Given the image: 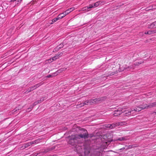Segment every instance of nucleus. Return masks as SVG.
Here are the masks:
<instances>
[{
    "instance_id": "nucleus-1",
    "label": "nucleus",
    "mask_w": 156,
    "mask_h": 156,
    "mask_svg": "<svg viewBox=\"0 0 156 156\" xmlns=\"http://www.w3.org/2000/svg\"><path fill=\"white\" fill-rule=\"evenodd\" d=\"M81 132L79 134L72 135L69 136V144L73 146L78 151H82L84 150L85 156H100L106 147L102 144L101 140L99 139L98 142L95 143L92 147L91 145L86 142L82 144L81 138L86 139L93 136L92 135H89L87 130L83 128L81 130Z\"/></svg>"
},
{
    "instance_id": "nucleus-4",
    "label": "nucleus",
    "mask_w": 156,
    "mask_h": 156,
    "mask_svg": "<svg viewBox=\"0 0 156 156\" xmlns=\"http://www.w3.org/2000/svg\"><path fill=\"white\" fill-rule=\"evenodd\" d=\"M106 98V97L99 98H95L93 99L87 100L84 102L83 103L80 104V106H83L84 105H92L94 103H97L101 101H104Z\"/></svg>"
},
{
    "instance_id": "nucleus-25",
    "label": "nucleus",
    "mask_w": 156,
    "mask_h": 156,
    "mask_svg": "<svg viewBox=\"0 0 156 156\" xmlns=\"http://www.w3.org/2000/svg\"><path fill=\"white\" fill-rule=\"evenodd\" d=\"M30 145V144L29 143H27L25 145V147H28Z\"/></svg>"
},
{
    "instance_id": "nucleus-7",
    "label": "nucleus",
    "mask_w": 156,
    "mask_h": 156,
    "mask_svg": "<svg viewBox=\"0 0 156 156\" xmlns=\"http://www.w3.org/2000/svg\"><path fill=\"white\" fill-rule=\"evenodd\" d=\"M133 145H126L125 147H124L123 148H121L120 149L121 150H122L123 149L127 150L129 149H131L133 147Z\"/></svg>"
},
{
    "instance_id": "nucleus-26",
    "label": "nucleus",
    "mask_w": 156,
    "mask_h": 156,
    "mask_svg": "<svg viewBox=\"0 0 156 156\" xmlns=\"http://www.w3.org/2000/svg\"><path fill=\"white\" fill-rule=\"evenodd\" d=\"M30 145H32L33 144H34V143H35L36 142H35V141H31L30 142H29Z\"/></svg>"
},
{
    "instance_id": "nucleus-23",
    "label": "nucleus",
    "mask_w": 156,
    "mask_h": 156,
    "mask_svg": "<svg viewBox=\"0 0 156 156\" xmlns=\"http://www.w3.org/2000/svg\"><path fill=\"white\" fill-rule=\"evenodd\" d=\"M32 90L31 89V88L29 87L28 89L27 90V93H29V92H30Z\"/></svg>"
},
{
    "instance_id": "nucleus-19",
    "label": "nucleus",
    "mask_w": 156,
    "mask_h": 156,
    "mask_svg": "<svg viewBox=\"0 0 156 156\" xmlns=\"http://www.w3.org/2000/svg\"><path fill=\"white\" fill-rule=\"evenodd\" d=\"M143 62H136L134 64V65L135 66H138L139 65V64H141L142 63H143Z\"/></svg>"
},
{
    "instance_id": "nucleus-27",
    "label": "nucleus",
    "mask_w": 156,
    "mask_h": 156,
    "mask_svg": "<svg viewBox=\"0 0 156 156\" xmlns=\"http://www.w3.org/2000/svg\"><path fill=\"white\" fill-rule=\"evenodd\" d=\"M115 73H116V72H112L111 73L109 74L111 75H113L115 74Z\"/></svg>"
},
{
    "instance_id": "nucleus-22",
    "label": "nucleus",
    "mask_w": 156,
    "mask_h": 156,
    "mask_svg": "<svg viewBox=\"0 0 156 156\" xmlns=\"http://www.w3.org/2000/svg\"><path fill=\"white\" fill-rule=\"evenodd\" d=\"M88 8H89V9H91L93 8H94L93 5L92 4H90L89 6H87Z\"/></svg>"
},
{
    "instance_id": "nucleus-12",
    "label": "nucleus",
    "mask_w": 156,
    "mask_h": 156,
    "mask_svg": "<svg viewBox=\"0 0 156 156\" xmlns=\"http://www.w3.org/2000/svg\"><path fill=\"white\" fill-rule=\"evenodd\" d=\"M63 46V44H59L58 45L56 48V49L58 50L60 49H61V48H62Z\"/></svg>"
},
{
    "instance_id": "nucleus-10",
    "label": "nucleus",
    "mask_w": 156,
    "mask_h": 156,
    "mask_svg": "<svg viewBox=\"0 0 156 156\" xmlns=\"http://www.w3.org/2000/svg\"><path fill=\"white\" fill-rule=\"evenodd\" d=\"M65 15L64 14V13H62L59 14L57 16L59 20H60L63 18Z\"/></svg>"
},
{
    "instance_id": "nucleus-35",
    "label": "nucleus",
    "mask_w": 156,
    "mask_h": 156,
    "mask_svg": "<svg viewBox=\"0 0 156 156\" xmlns=\"http://www.w3.org/2000/svg\"><path fill=\"white\" fill-rule=\"evenodd\" d=\"M51 156V155H49V156Z\"/></svg>"
},
{
    "instance_id": "nucleus-6",
    "label": "nucleus",
    "mask_w": 156,
    "mask_h": 156,
    "mask_svg": "<svg viewBox=\"0 0 156 156\" xmlns=\"http://www.w3.org/2000/svg\"><path fill=\"white\" fill-rule=\"evenodd\" d=\"M148 28L150 29L156 28V21L149 24L148 25Z\"/></svg>"
},
{
    "instance_id": "nucleus-34",
    "label": "nucleus",
    "mask_w": 156,
    "mask_h": 156,
    "mask_svg": "<svg viewBox=\"0 0 156 156\" xmlns=\"http://www.w3.org/2000/svg\"><path fill=\"white\" fill-rule=\"evenodd\" d=\"M154 30V33H156V30Z\"/></svg>"
},
{
    "instance_id": "nucleus-31",
    "label": "nucleus",
    "mask_w": 156,
    "mask_h": 156,
    "mask_svg": "<svg viewBox=\"0 0 156 156\" xmlns=\"http://www.w3.org/2000/svg\"><path fill=\"white\" fill-rule=\"evenodd\" d=\"M16 0H10V2H14V1H16Z\"/></svg>"
},
{
    "instance_id": "nucleus-17",
    "label": "nucleus",
    "mask_w": 156,
    "mask_h": 156,
    "mask_svg": "<svg viewBox=\"0 0 156 156\" xmlns=\"http://www.w3.org/2000/svg\"><path fill=\"white\" fill-rule=\"evenodd\" d=\"M42 84V83H40L38 84H35V85L34 86V87H35V88H36L39 86H40Z\"/></svg>"
},
{
    "instance_id": "nucleus-14",
    "label": "nucleus",
    "mask_w": 156,
    "mask_h": 156,
    "mask_svg": "<svg viewBox=\"0 0 156 156\" xmlns=\"http://www.w3.org/2000/svg\"><path fill=\"white\" fill-rule=\"evenodd\" d=\"M118 140L120 141H122L126 140V139L125 137H121L119 138Z\"/></svg>"
},
{
    "instance_id": "nucleus-15",
    "label": "nucleus",
    "mask_w": 156,
    "mask_h": 156,
    "mask_svg": "<svg viewBox=\"0 0 156 156\" xmlns=\"http://www.w3.org/2000/svg\"><path fill=\"white\" fill-rule=\"evenodd\" d=\"M70 12V11L68 9L66 10L65 12H63V13L66 16Z\"/></svg>"
},
{
    "instance_id": "nucleus-3",
    "label": "nucleus",
    "mask_w": 156,
    "mask_h": 156,
    "mask_svg": "<svg viewBox=\"0 0 156 156\" xmlns=\"http://www.w3.org/2000/svg\"><path fill=\"white\" fill-rule=\"evenodd\" d=\"M155 106H156V102L151 103L149 105H147L146 104L143 105L141 104V102H139L138 104V105L135 107V108L134 110L136 112H139L142 109H144L146 108H148Z\"/></svg>"
},
{
    "instance_id": "nucleus-24",
    "label": "nucleus",
    "mask_w": 156,
    "mask_h": 156,
    "mask_svg": "<svg viewBox=\"0 0 156 156\" xmlns=\"http://www.w3.org/2000/svg\"><path fill=\"white\" fill-rule=\"evenodd\" d=\"M68 9L70 11V12H71L74 9V8L73 7H72L69 9Z\"/></svg>"
},
{
    "instance_id": "nucleus-29",
    "label": "nucleus",
    "mask_w": 156,
    "mask_h": 156,
    "mask_svg": "<svg viewBox=\"0 0 156 156\" xmlns=\"http://www.w3.org/2000/svg\"><path fill=\"white\" fill-rule=\"evenodd\" d=\"M30 87L31 88V89L32 90H33L34 89V88H35V87H34V86Z\"/></svg>"
},
{
    "instance_id": "nucleus-11",
    "label": "nucleus",
    "mask_w": 156,
    "mask_h": 156,
    "mask_svg": "<svg viewBox=\"0 0 156 156\" xmlns=\"http://www.w3.org/2000/svg\"><path fill=\"white\" fill-rule=\"evenodd\" d=\"M39 103H40V101H39V100H38L36 101H35L34 103L33 104V106H31V107L30 108V109H31L33 108V106H34V105H35Z\"/></svg>"
},
{
    "instance_id": "nucleus-32",
    "label": "nucleus",
    "mask_w": 156,
    "mask_h": 156,
    "mask_svg": "<svg viewBox=\"0 0 156 156\" xmlns=\"http://www.w3.org/2000/svg\"><path fill=\"white\" fill-rule=\"evenodd\" d=\"M22 0H18V2L20 3L21 2Z\"/></svg>"
},
{
    "instance_id": "nucleus-33",
    "label": "nucleus",
    "mask_w": 156,
    "mask_h": 156,
    "mask_svg": "<svg viewBox=\"0 0 156 156\" xmlns=\"http://www.w3.org/2000/svg\"><path fill=\"white\" fill-rule=\"evenodd\" d=\"M54 22H53L51 21V23H50V24H53Z\"/></svg>"
},
{
    "instance_id": "nucleus-20",
    "label": "nucleus",
    "mask_w": 156,
    "mask_h": 156,
    "mask_svg": "<svg viewBox=\"0 0 156 156\" xmlns=\"http://www.w3.org/2000/svg\"><path fill=\"white\" fill-rule=\"evenodd\" d=\"M46 99V97H43L41 98L40 99V100L39 101H40V103H41V102H42V101H43L44 100H45Z\"/></svg>"
},
{
    "instance_id": "nucleus-16",
    "label": "nucleus",
    "mask_w": 156,
    "mask_h": 156,
    "mask_svg": "<svg viewBox=\"0 0 156 156\" xmlns=\"http://www.w3.org/2000/svg\"><path fill=\"white\" fill-rule=\"evenodd\" d=\"M55 74H57L56 72L54 73H53V74H52V75H51V74L48 75L46 77L47 78H50V77H51L52 76H55Z\"/></svg>"
},
{
    "instance_id": "nucleus-2",
    "label": "nucleus",
    "mask_w": 156,
    "mask_h": 156,
    "mask_svg": "<svg viewBox=\"0 0 156 156\" xmlns=\"http://www.w3.org/2000/svg\"><path fill=\"white\" fill-rule=\"evenodd\" d=\"M135 108H134L130 109L128 110L125 111L122 108H119L118 109H116L114 111L113 114L114 116H118L121 114L122 113H123V115L125 116H128L131 115V114L133 113L134 112H136L134 110Z\"/></svg>"
},
{
    "instance_id": "nucleus-18",
    "label": "nucleus",
    "mask_w": 156,
    "mask_h": 156,
    "mask_svg": "<svg viewBox=\"0 0 156 156\" xmlns=\"http://www.w3.org/2000/svg\"><path fill=\"white\" fill-rule=\"evenodd\" d=\"M58 20H59V19L58 17H57L52 19V20H51V21L53 22H55L58 21Z\"/></svg>"
},
{
    "instance_id": "nucleus-30",
    "label": "nucleus",
    "mask_w": 156,
    "mask_h": 156,
    "mask_svg": "<svg viewBox=\"0 0 156 156\" xmlns=\"http://www.w3.org/2000/svg\"><path fill=\"white\" fill-rule=\"evenodd\" d=\"M144 34H149L148 31H145Z\"/></svg>"
},
{
    "instance_id": "nucleus-9",
    "label": "nucleus",
    "mask_w": 156,
    "mask_h": 156,
    "mask_svg": "<svg viewBox=\"0 0 156 156\" xmlns=\"http://www.w3.org/2000/svg\"><path fill=\"white\" fill-rule=\"evenodd\" d=\"M134 68V66H130L126 68H124L123 71L126 72V71H128L129 70H130L131 69H133Z\"/></svg>"
},
{
    "instance_id": "nucleus-28",
    "label": "nucleus",
    "mask_w": 156,
    "mask_h": 156,
    "mask_svg": "<svg viewBox=\"0 0 156 156\" xmlns=\"http://www.w3.org/2000/svg\"><path fill=\"white\" fill-rule=\"evenodd\" d=\"M56 59V56H54L52 58V60H55Z\"/></svg>"
},
{
    "instance_id": "nucleus-13",
    "label": "nucleus",
    "mask_w": 156,
    "mask_h": 156,
    "mask_svg": "<svg viewBox=\"0 0 156 156\" xmlns=\"http://www.w3.org/2000/svg\"><path fill=\"white\" fill-rule=\"evenodd\" d=\"M82 10L83 11H89L90 10L87 6H86L82 8Z\"/></svg>"
},
{
    "instance_id": "nucleus-21",
    "label": "nucleus",
    "mask_w": 156,
    "mask_h": 156,
    "mask_svg": "<svg viewBox=\"0 0 156 156\" xmlns=\"http://www.w3.org/2000/svg\"><path fill=\"white\" fill-rule=\"evenodd\" d=\"M149 34L151 35L154 33V31L153 30H151L148 31Z\"/></svg>"
},
{
    "instance_id": "nucleus-8",
    "label": "nucleus",
    "mask_w": 156,
    "mask_h": 156,
    "mask_svg": "<svg viewBox=\"0 0 156 156\" xmlns=\"http://www.w3.org/2000/svg\"><path fill=\"white\" fill-rule=\"evenodd\" d=\"M102 3V1H98L96 2V3H94L93 5L94 8H95L100 5H101V3Z\"/></svg>"
},
{
    "instance_id": "nucleus-5",
    "label": "nucleus",
    "mask_w": 156,
    "mask_h": 156,
    "mask_svg": "<svg viewBox=\"0 0 156 156\" xmlns=\"http://www.w3.org/2000/svg\"><path fill=\"white\" fill-rule=\"evenodd\" d=\"M125 122H116L110 124H107L105 125V126L107 128L113 129L116 127L122 126L124 124Z\"/></svg>"
}]
</instances>
